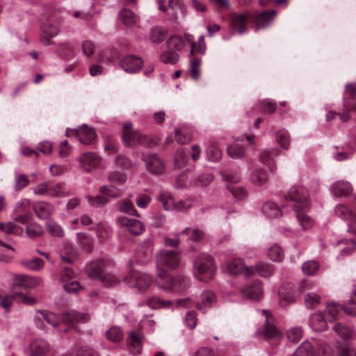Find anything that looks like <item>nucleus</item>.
<instances>
[{
    "mask_svg": "<svg viewBox=\"0 0 356 356\" xmlns=\"http://www.w3.org/2000/svg\"><path fill=\"white\" fill-rule=\"evenodd\" d=\"M155 282L159 289L165 291L182 293L188 287V280L186 277L178 276L174 278L164 270L157 274Z\"/></svg>",
    "mask_w": 356,
    "mask_h": 356,
    "instance_id": "f257e3e1",
    "label": "nucleus"
},
{
    "mask_svg": "<svg viewBox=\"0 0 356 356\" xmlns=\"http://www.w3.org/2000/svg\"><path fill=\"white\" fill-rule=\"evenodd\" d=\"M195 275L202 282H208L211 280L216 273V266L213 259L207 254L198 256L194 263Z\"/></svg>",
    "mask_w": 356,
    "mask_h": 356,
    "instance_id": "f03ea898",
    "label": "nucleus"
},
{
    "mask_svg": "<svg viewBox=\"0 0 356 356\" xmlns=\"http://www.w3.org/2000/svg\"><path fill=\"white\" fill-rule=\"evenodd\" d=\"M103 261H97L87 266L88 276L93 280H100L106 286L111 287L117 284L120 280L113 275L103 272Z\"/></svg>",
    "mask_w": 356,
    "mask_h": 356,
    "instance_id": "7ed1b4c3",
    "label": "nucleus"
},
{
    "mask_svg": "<svg viewBox=\"0 0 356 356\" xmlns=\"http://www.w3.org/2000/svg\"><path fill=\"white\" fill-rule=\"evenodd\" d=\"M147 138L133 128L130 122L124 124L122 141L125 146L133 147L138 145H147Z\"/></svg>",
    "mask_w": 356,
    "mask_h": 356,
    "instance_id": "20e7f679",
    "label": "nucleus"
},
{
    "mask_svg": "<svg viewBox=\"0 0 356 356\" xmlns=\"http://www.w3.org/2000/svg\"><path fill=\"white\" fill-rule=\"evenodd\" d=\"M125 283L138 291L147 290L152 284V278L147 274L131 270L130 273L123 278Z\"/></svg>",
    "mask_w": 356,
    "mask_h": 356,
    "instance_id": "39448f33",
    "label": "nucleus"
},
{
    "mask_svg": "<svg viewBox=\"0 0 356 356\" xmlns=\"http://www.w3.org/2000/svg\"><path fill=\"white\" fill-rule=\"evenodd\" d=\"M289 199L293 202L294 210H305L309 207V193L307 188L300 186H293L288 193Z\"/></svg>",
    "mask_w": 356,
    "mask_h": 356,
    "instance_id": "423d86ee",
    "label": "nucleus"
},
{
    "mask_svg": "<svg viewBox=\"0 0 356 356\" xmlns=\"http://www.w3.org/2000/svg\"><path fill=\"white\" fill-rule=\"evenodd\" d=\"M151 309H156L161 308H170L176 306L177 307H191L193 305V301L190 298L178 300L175 303L169 300H163L157 296H152L147 299L145 303Z\"/></svg>",
    "mask_w": 356,
    "mask_h": 356,
    "instance_id": "0eeeda50",
    "label": "nucleus"
},
{
    "mask_svg": "<svg viewBox=\"0 0 356 356\" xmlns=\"http://www.w3.org/2000/svg\"><path fill=\"white\" fill-rule=\"evenodd\" d=\"M157 264L161 267L176 268L180 261L179 254L173 250H162L156 255Z\"/></svg>",
    "mask_w": 356,
    "mask_h": 356,
    "instance_id": "6e6552de",
    "label": "nucleus"
},
{
    "mask_svg": "<svg viewBox=\"0 0 356 356\" xmlns=\"http://www.w3.org/2000/svg\"><path fill=\"white\" fill-rule=\"evenodd\" d=\"M262 314L265 316L266 321L262 334L266 339H280L282 334L281 331L274 325L271 313L267 310H262Z\"/></svg>",
    "mask_w": 356,
    "mask_h": 356,
    "instance_id": "1a4fd4ad",
    "label": "nucleus"
},
{
    "mask_svg": "<svg viewBox=\"0 0 356 356\" xmlns=\"http://www.w3.org/2000/svg\"><path fill=\"white\" fill-rule=\"evenodd\" d=\"M334 213L337 216L349 222V228L347 232L352 234H356V215L346 205L341 204L335 207Z\"/></svg>",
    "mask_w": 356,
    "mask_h": 356,
    "instance_id": "9d476101",
    "label": "nucleus"
},
{
    "mask_svg": "<svg viewBox=\"0 0 356 356\" xmlns=\"http://www.w3.org/2000/svg\"><path fill=\"white\" fill-rule=\"evenodd\" d=\"M75 274L70 268H63L60 273V282L63 283V289L68 293H76L81 289L80 284L73 280Z\"/></svg>",
    "mask_w": 356,
    "mask_h": 356,
    "instance_id": "9b49d317",
    "label": "nucleus"
},
{
    "mask_svg": "<svg viewBox=\"0 0 356 356\" xmlns=\"http://www.w3.org/2000/svg\"><path fill=\"white\" fill-rule=\"evenodd\" d=\"M274 272L273 266L266 262H258L254 266H249L245 269V277H249L257 273L263 277H268Z\"/></svg>",
    "mask_w": 356,
    "mask_h": 356,
    "instance_id": "f8f14e48",
    "label": "nucleus"
},
{
    "mask_svg": "<svg viewBox=\"0 0 356 356\" xmlns=\"http://www.w3.org/2000/svg\"><path fill=\"white\" fill-rule=\"evenodd\" d=\"M42 320H44L54 327H58L60 321V317L53 312L47 310L38 311L35 317V323L42 330L44 328L42 323Z\"/></svg>",
    "mask_w": 356,
    "mask_h": 356,
    "instance_id": "ddd939ff",
    "label": "nucleus"
},
{
    "mask_svg": "<svg viewBox=\"0 0 356 356\" xmlns=\"http://www.w3.org/2000/svg\"><path fill=\"white\" fill-rule=\"evenodd\" d=\"M79 163L85 172L96 169L101 163V158L93 152H86L79 157Z\"/></svg>",
    "mask_w": 356,
    "mask_h": 356,
    "instance_id": "4468645a",
    "label": "nucleus"
},
{
    "mask_svg": "<svg viewBox=\"0 0 356 356\" xmlns=\"http://www.w3.org/2000/svg\"><path fill=\"white\" fill-rule=\"evenodd\" d=\"M241 293L244 298L250 300H259L263 296L264 289L259 281H254L252 284L243 288Z\"/></svg>",
    "mask_w": 356,
    "mask_h": 356,
    "instance_id": "2eb2a0df",
    "label": "nucleus"
},
{
    "mask_svg": "<svg viewBox=\"0 0 356 356\" xmlns=\"http://www.w3.org/2000/svg\"><path fill=\"white\" fill-rule=\"evenodd\" d=\"M143 65L142 58L139 56L129 55L125 56L121 61V67L129 73H136L140 70Z\"/></svg>",
    "mask_w": 356,
    "mask_h": 356,
    "instance_id": "dca6fc26",
    "label": "nucleus"
},
{
    "mask_svg": "<svg viewBox=\"0 0 356 356\" xmlns=\"http://www.w3.org/2000/svg\"><path fill=\"white\" fill-rule=\"evenodd\" d=\"M118 223L121 227L127 229V230L134 235H139L144 231L143 224L136 219L121 217L118 218Z\"/></svg>",
    "mask_w": 356,
    "mask_h": 356,
    "instance_id": "f3484780",
    "label": "nucleus"
},
{
    "mask_svg": "<svg viewBox=\"0 0 356 356\" xmlns=\"http://www.w3.org/2000/svg\"><path fill=\"white\" fill-rule=\"evenodd\" d=\"M250 19V14L233 13L231 15V26L236 30L240 34L243 33L247 29V24Z\"/></svg>",
    "mask_w": 356,
    "mask_h": 356,
    "instance_id": "a211bd4d",
    "label": "nucleus"
},
{
    "mask_svg": "<svg viewBox=\"0 0 356 356\" xmlns=\"http://www.w3.org/2000/svg\"><path fill=\"white\" fill-rule=\"evenodd\" d=\"M75 133L79 142L84 145L92 143L97 136L95 129L86 125L80 126Z\"/></svg>",
    "mask_w": 356,
    "mask_h": 356,
    "instance_id": "6ab92c4d",
    "label": "nucleus"
},
{
    "mask_svg": "<svg viewBox=\"0 0 356 356\" xmlns=\"http://www.w3.org/2000/svg\"><path fill=\"white\" fill-rule=\"evenodd\" d=\"M15 284L27 289H33L40 285L42 280L39 277H31L25 275H17L14 278Z\"/></svg>",
    "mask_w": 356,
    "mask_h": 356,
    "instance_id": "aec40b11",
    "label": "nucleus"
},
{
    "mask_svg": "<svg viewBox=\"0 0 356 356\" xmlns=\"http://www.w3.org/2000/svg\"><path fill=\"white\" fill-rule=\"evenodd\" d=\"M89 318L88 314L72 311L63 314L61 321L65 325H73L76 323H86Z\"/></svg>",
    "mask_w": 356,
    "mask_h": 356,
    "instance_id": "412c9836",
    "label": "nucleus"
},
{
    "mask_svg": "<svg viewBox=\"0 0 356 356\" xmlns=\"http://www.w3.org/2000/svg\"><path fill=\"white\" fill-rule=\"evenodd\" d=\"M144 161L147 168L154 174H161L165 170L163 162L155 154L148 155Z\"/></svg>",
    "mask_w": 356,
    "mask_h": 356,
    "instance_id": "4be33fe9",
    "label": "nucleus"
},
{
    "mask_svg": "<svg viewBox=\"0 0 356 356\" xmlns=\"http://www.w3.org/2000/svg\"><path fill=\"white\" fill-rule=\"evenodd\" d=\"M159 4V9L163 12H167L171 19H175L177 17V10H182L184 8L181 0H169L168 7L162 3L161 0H158Z\"/></svg>",
    "mask_w": 356,
    "mask_h": 356,
    "instance_id": "5701e85b",
    "label": "nucleus"
},
{
    "mask_svg": "<svg viewBox=\"0 0 356 356\" xmlns=\"http://www.w3.org/2000/svg\"><path fill=\"white\" fill-rule=\"evenodd\" d=\"M331 193L337 197H347L352 193V186L348 181H337L332 185Z\"/></svg>",
    "mask_w": 356,
    "mask_h": 356,
    "instance_id": "b1692460",
    "label": "nucleus"
},
{
    "mask_svg": "<svg viewBox=\"0 0 356 356\" xmlns=\"http://www.w3.org/2000/svg\"><path fill=\"white\" fill-rule=\"evenodd\" d=\"M276 16L274 10H266L255 16V24L257 29L266 28L270 26Z\"/></svg>",
    "mask_w": 356,
    "mask_h": 356,
    "instance_id": "393cba45",
    "label": "nucleus"
},
{
    "mask_svg": "<svg viewBox=\"0 0 356 356\" xmlns=\"http://www.w3.org/2000/svg\"><path fill=\"white\" fill-rule=\"evenodd\" d=\"M309 325L315 332H323L328 327L327 323L321 313L314 314L310 316Z\"/></svg>",
    "mask_w": 356,
    "mask_h": 356,
    "instance_id": "a878e982",
    "label": "nucleus"
},
{
    "mask_svg": "<svg viewBox=\"0 0 356 356\" xmlns=\"http://www.w3.org/2000/svg\"><path fill=\"white\" fill-rule=\"evenodd\" d=\"M33 209L40 219H47L54 211V207L46 202H38L34 204Z\"/></svg>",
    "mask_w": 356,
    "mask_h": 356,
    "instance_id": "bb28decb",
    "label": "nucleus"
},
{
    "mask_svg": "<svg viewBox=\"0 0 356 356\" xmlns=\"http://www.w3.org/2000/svg\"><path fill=\"white\" fill-rule=\"evenodd\" d=\"M216 296L210 291H204L200 296V302L197 303V308L202 313L205 312L204 307H211L216 303Z\"/></svg>",
    "mask_w": 356,
    "mask_h": 356,
    "instance_id": "cd10ccee",
    "label": "nucleus"
},
{
    "mask_svg": "<svg viewBox=\"0 0 356 356\" xmlns=\"http://www.w3.org/2000/svg\"><path fill=\"white\" fill-rule=\"evenodd\" d=\"M49 350V345L45 341L35 340L29 345L30 356H41Z\"/></svg>",
    "mask_w": 356,
    "mask_h": 356,
    "instance_id": "c85d7f7f",
    "label": "nucleus"
},
{
    "mask_svg": "<svg viewBox=\"0 0 356 356\" xmlns=\"http://www.w3.org/2000/svg\"><path fill=\"white\" fill-rule=\"evenodd\" d=\"M41 30L43 33L42 42L46 45L49 44L50 38L55 37L58 33V27L49 22L44 23L41 26Z\"/></svg>",
    "mask_w": 356,
    "mask_h": 356,
    "instance_id": "c756f323",
    "label": "nucleus"
},
{
    "mask_svg": "<svg viewBox=\"0 0 356 356\" xmlns=\"http://www.w3.org/2000/svg\"><path fill=\"white\" fill-rule=\"evenodd\" d=\"M279 304L281 307H285L296 300V296L294 292L286 286L279 289Z\"/></svg>",
    "mask_w": 356,
    "mask_h": 356,
    "instance_id": "7c9ffc66",
    "label": "nucleus"
},
{
    "mask_svg": "<svg viewBox=\"0 0 356 356\" xmlns=\"http://www.w3.org/2000/svg\"><path fill=\"white\" fill-rule=\"evenodd\" d=\"M70 195V191L63 184H49L48 196L51 197H66Z\"/></svg>",
    "mask_w": 356,
    "mask_h": 356,
    "instance_id": "2f4dec72",
    "label": "nucleus"
},
{
    "mask_svg": "<svg viewBox=\"0 0 356 356\" xmlns=\"http://www.w3.org/2000/svg\"><path fill=\"white\" fill-rule=\"evenodd\" d=\"M127 345L134 354H139L142 350L141 337L135 332H131L127 338Z\"/></svg>",
    "mask_w": 356,
    "mask_h": 356,
    "instance_id": "473e14b6",
    "label": "nucleus"
},
{
    "mask_svg": "<svg viewBox=\"0 0 356 356\" xmlns=\"http://www.w3.org/2000/svg\"><path fill=\"white\" fill-rule=\"evenodd\" d=\"M152 242L149 240L145 241L137 248L136 250L137 257H143V259H139V261L143 263H145L146 261H147L152 255Z\"/></svg>",
    "mask_w": 356,
    "mask_h": 356,
    "instance_id": "72a5a7b5",
    "label": "nucleus"
},
{
    "mask_svg": "<svg viewBox=\"0 0 356 356\" xmlns=\"http://www.w3.org/2000/svg\"><path fill=\"white\" fill-rule=\"evenodd\" d=\"M247 268L245 266L243 261L238 258L230 260L227 264V269L232 275H238L242 272H244L245 275Z\"/></svg>",
    "mask_w": 356,
    "mask_h": 356,
    "instance_id": "f704fd0d",
    "label": "nucleus"
},
{
    "mask_svg": "<svg viewBox=\"0 0 356 356\" xmlns=\"http://www.w3.org/2000/svg\"><path fill=\"white\" fill-rule=\"evenodd\" d=\"M120 19L123 24L127 26H132L136 24L138 21V17L129 9H123L120 13Z\"/></svg>",
    "mask_w": 356,
    "mask_h": 356,
    "instance_id": "c9c22d12",
    "label": "nucleus"
},
{
    "mask_svg": "<svg viewBox=\"0 0 356 356\" xmlns=\"http://www.w3.org/2000/svg\"><path fill=\"white\" fill-rule=\"evenodd\" d=\"M333 330L339 337L344 339H350L355 334L354 330L343 323H335Z\"/></svg>",
    "mask_w": 356,
    "mask_h": 356,
    "instance_id": "e433bc0d",
    "label": "nucleus"
},
{
    "mask_svg": "<svg viewBox=\"0 0 356 356\" xmlns=\"http://www.w3.org/2000/svg\"><path fill=\"white\" fill-rule=\"evenodd\" d=\"M166 45L168 49L179 53L184 49L185 42L181 36L174 35L167 40Z\"/></svg>",
    "mask_w": 356,
    "mask_h": 356,
    "instance_id": "4c0bfd02",
    "label": "nucleus"
},
{
    "mask_svg": "<svg viewBox=\"0 0 356 356\" xmlns=\"http://www.w3.org/2000/svg\"><path fill=\"white\" fill-rule=\"evenodd\" d=\"M268 179L265 170L259 168L253 171L250 175L251 182L258 186L264 185Z\"/></svg>",
    "mask_w": 356,
    "mask_h": 356,
    "instance_id": "58836bf2",
    "label": "nucleus"
},
{
    "mask_svg": "<svg viewBox=\"0 0 356 356\" xmlns=\"http://www.w3.org/2000/svg\"><path fill=\"white\" fill-rule=\"evenodd\" d=\"M160 61L165 64L176 65L179 60V53L168 49L160 55Z\"/></svg>",
    "mask_w": 356,
    "mask_h": 356,
    "instance_id": "ea45409f",
    "label": "nucleus"
},
{
    "mask_svg": "<svg viewBox=\"0 0 356 356\" xmlns=\"http://www.w3.org/2000/svg\"><path fill=\"white\" fill-rule=\"evenodd\" d=\"M321 299L318 291H308L304 296L305 304L309 309L316 308L321 302Z\"/></svg>",
    "mask_w": 356,
    "mask_h": 356,
    "instance_id": "a19ab883",
    "label": "nucleus"
},
{
    "mask_svg": "<svg viewBox=\"0 0 356 356\" xmlns=\"http://www.w3.org/2000/svg\"><path fill=\"white\" fill-rule=\"evenodd\" d=\"M262 212L266 217L270 218H277L282 213L280 208L272 202H267L264 204Z\"/></svg>",
    "mask_w": 356,
    "mask_h": 356,
    "instance_id": "79ce46f5",
    "label": "nucleus"
},
{
    "mask_svg": "<svg viewBox=\"0 0 356 356\" xmlns=\"http://www.w3.org/2000/svg\"><path fill=\"white\" fill-rule=\"evenodd\" d=\"M186 234L188 235V239L193 242H198L202 240L204 237V232L200 228H191L186 227L181 232L177 234V236H179V235Z\"/></svg>",
    "mask_w": 356,
    "mask_h": 356,
    "instance_id": "37998d69",
    "label": "nucleus"
},
{
    "mask_svg": "<svg viewBox=\"0 0 356 356\" xmlns=\"http://www.w3.org/2000/svg\"><path fill=\"white\" fill-rule=\"evenodd\" d=\"M118 209L124 213L131 216H138V211L134 207L132 202L129 199L120 201L117 203Z\"/></svg>",
    "mask_w": 356,
    "mask_h": 356,
    "instance_id": "c03bdc74",
    "label": "nucleus"
},
{
    "mask_svg": "<svg viewBox=\"0 0 356 356\" xmlns=\"http://www.w3.org/2000/svg\"><path fill=\"white\" fill-rule=\"evenodd\" d=\"M78 243L80 247L86 252H90L93 248V239L90 235L86 233L77 234Z\"/></svg>",
    "mask_w": 356,
    "mask_h": 356,
    "instance_id": "a18cd8bd",
    "label": "nucleus"
},
{
    "mask_svg": "<svg viewBox=\"0 0 356 356\" xmlns=\"http://www.w3.org/2000/svg\"><path fill=\"white\" fill-rule=\"evenodd\" d=\"M22 265L29 270L39 271L43 268L44 263L41 259L35 257L31 259L23 260Z\"/></svg>",
    "mask_w": 356,
    "mask_h": 356,
    "instance_id": "49530a36",
    "label": "nucleus"
},
{
    "mask_svg": "<svg viewBox=\"0 0 356 356\" xmlns=\"http://www.w3.org/2000/svg\"><path fill=\"white\" fill-rule=\"evenodd\" d=\"M188 161V152L184 148L177 150L174 159L175 167L176 168H182Z\"/></svg>",
    "mask_w": 356,
    "mask_h": 356,
    "instance_id": "de8ad7c7",
    "label": "nucleus"
},
{
    "mask_svg": "<svg viewBox=\"0 0 356 356\" xmlns=\"http://www.w3.org/2000/svg\"><path fill=\"white\" fill-rule=\"evenodd\" d=\"M268 255L273 261L279 262L284 258V252L281 247L275 243L268 248Z\"/></svg>",
    "mask_w": 356,
    "mask_h": 356,
    "instance_id": "09e8293b",
    "label": "nucleus"
},
{
    "mask_svg": "<svg viewBox=\"0 0 356 356\" xmlns=\"http://www.w3.org/2000/svg\"><path fill=\"white\" fill-rule=\"evenodd\" d=\"M276 140L280 147L288 149L290 146V136L286 129H280L276 134Z\"/></svg>",
    "mask_w": 356,
    "mask_h": 356,
    "instance_id": "8fccbe9b",
    "label": "nucleus"
},
{
    "mask_svg": "<svg viewBox=\"0 0 356 356\" xmlns=\"http://www.w3.org/2000/svg\"><path fill=\"white\" fill-rule=\"evenodd\" d=\"M105 334L106 339L113 342L120 341L124 337L122 331L118 326L111 327Z\"/></svg>",
    "mask_w": 356,
    "mask_h": 356,
    "instance_id": "3c124183",
    "label": "nucleus"
},
{
    "mask_svg": "<svg viewBox=\"0 0 356 356\" xmlns=\"http://www.w3.org/2000/svg\"><path fill=\"white\" fill-rule=\"evenodd\" d=\"M202 60L199 58L193 57L190 60L191 76L194 80H197L200 76V66Z\"/></svg>",
    "mask_w": 356,
    "mask_h": 356,
    "instance_id": "603ef678",
    "label": "nucleus"
},
{
    "mask_svg": "<svg viewBox=\"0 0 356 356\" xmlns=\"http://www.w3.org/2000/svg\"><path fill=\"white\" fill-rule=\"evenodd\" d=\"M302 272L304 274L309 276L314 275L319 270V264L317 261L311 260L305 262L302 266Z\"/></svg>",
    "mask_w": 356,
    "mask_h": 356,
    "instance_id": "864d4df0",
    "label": "nucleus"
},
{
    "mask_svg": "<svg viewBox=\"0 0 356 356\" xmlns=\"http://www.w3.org/2000/svg\"><path fill=\"white\" fill-rule=\"evenodd\" d=\"M99 192L113 198H117L122 195V191L113 185L102 186L99 188Z\"/></svg>",
    "mask_w": 356,
    "mask_h": 356,
    "instance_id": "5fc2aeb1",
    "label": "nucleus"
},
{
    "mask_svg": "<svg viewBox=\"0 0 356 356\" xmlns=\"http://www.w3.org/2000/svg\"><path fill=\"white\" fill-rule=\"evenodd\" d=\"M159 200L165 210L173 211V208H175V201L170 193L166 192L162 193L159 195Z\"/></svg>",
    "mask_w": 356,
    "mask_h": 356,
    "instance_id": "6e6d98bb",
    "label": "nucleus"
},
{
    "mask_svg": "<svg viewBox=\"0 0 356 356\" xmlns=\"http://www.w3.org/2000/svg\"><path fill=\"white\" fill-rule=\"evenodd\" d=\"M228 155L234 159H238L244 156L243 148L238 144L234 143L229 145L227 148Z\"/></svg>",
    "mask_w": 356,
    "mask_h": 356,
    "instance_id": "4d7b16f0",
    "label": "nucleus"
},
{
    "mask_svg": "<svg viewBox=\"0 0 356 356\" xmlns=\"http://www.w3.org/2000/svg\"><path fill=\"white\" fill-rule=\"evenodd\" d=\"M296 218L303 229H308L313 226V220L304 213L295 210Z\"/></svg>",
    "mask_w": 356,
    "mask_h": 356,
    "instance_id": "13d9d810",
    "label": "nucleus"
},
{
    "mask_svg": "<svg viewBox=\"0 0 356 356\" xmlns=\"http://www.w3.org/2000/svg\"><path fill=\"white\" fill-rule=\"evenodd\" d=\"M337 356H356V350L347 343H338L337 345Z\"/></svg>",
    "mask_w": 356,
    "mask_h": 356,
    "instance_id": "bf43d9fd",
    "label": "nucleus"
},
{
    "mask_svg": "<svg viewBox=\"0 0 356 356\" xmlns=\"http://www.w3.org/2000/svg\"><path fill=\"white\" fill-rule=\"evenodd\" d=\"M294 356H314L312 346L309 342H304L294 353Z\"/></svg>",
    "mask_w": 356,
    "mask_h": 356,
    "instance_id": "052dcab7",
    "label": "nucleus"
},
{
    "mask_svg": "<svg viewBox=\"0 0 356 356\" xmlns=\"http://www.w3.org/2000/svg\"><path fill=\"white\" fill-rule=\"evenodd\" d=\"M43 233L42 227L37 223L29 225L26 228V234L29 238H36L41 236Z\"/></svg>",
    "mask_w": 356,
    "mask_h": 356,
    "instance_id": "680f3d73",
    "label": "nucleus"
},
{
    "mask_svg": "<svg viewBox=\"0 0 356 356\" xmlns=\"http://www.w3.org/2000/svg\"><path fill=\"white\" fill-rule=\"evenodd\" d=\"M149 39L154 43H159L165 39L164 31L159 27H154L150 30Z\"/></svg>",
    "mask_w": 356,
    "mask_h": 356,
    "instance_id": "e2e57ef3",
    "label": "nucleus"
},
{
    "mask_svg": "<svg viewBox=\"0 0 356 356\" xmlns=\"http://www.w3.org/2000/svg\"><path fill=\"white\" fill-rule=\"evenodd\" d=\"M47 226L48 232L51 235L58 237H63L64 236L65 232L63 229L55 222H49Z\"/></svg>",
    "mask_w": 356,
    "mask_h": 356,
    "instance_id": "0e129e2a",
    "label": "nucleus"
},
{
    "mask_svg": "<svg viewBox=\"0 0 356 356\" xmlns=\"http://www.w3.org/2000/svg\"><path fill=\"white\" fill-rule=\"evenodd\" d=\"M208 159L212 161H217L222 157V152L219 148L214 145H209L207 149Z\"/></svg>",
    "mask_w": 356,
    "mask_h": 356,
    "instance_id": "69168bd1",
    "label": "nucleus"
},
{
    "mask_svg": "<svg viewBox=\"0 0 356 356\" xmlns=\"http://www.w3.org/2000/svg\"><path fill=\"white\" fill-rule=\"evenodd\" d=\"M175 138L178 143L185 144L191 140V135L182 128L175 130Z\"/></svg>",
    "mask_w": 356,
    "mask_h": 356,
    "instance_id": "338daca9",
    "label": "nucleus"
},
{
    "mask_svg": "<svg viewBox=\"0 0 356 356\" xmlns=\"http://www.w3.org/2000/svg\"><path fill=\"white\" fill-rule=\"evenodd\" d=\"M302 336V331L300 327H293L290 328L287 332L288 339L293 342L300 341Z\"/></svg>",
    "mask_w": 356,
    "mask_h": 356,
    "instance_id": "774afa93",
    "label": "nucleus"
}]
</instances>
